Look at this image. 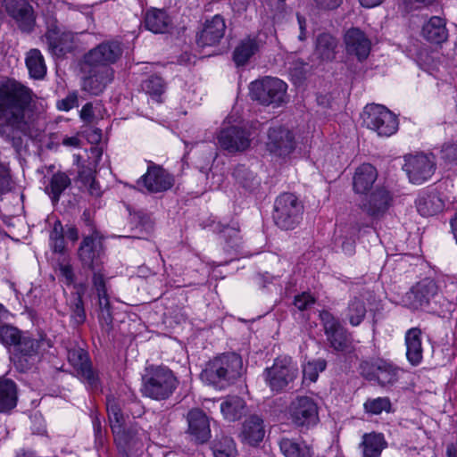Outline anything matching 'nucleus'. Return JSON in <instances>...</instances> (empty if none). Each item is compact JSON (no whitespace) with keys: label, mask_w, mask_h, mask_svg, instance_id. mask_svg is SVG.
Segmentation results:
<instances>
[{"label":"nucleus","mask_w":457,"mask_h":457,"mask_svg":"<svg viewBox=\"0 0 457 457\" xmlns=\"http://www.w3.org/2000/svg\"><path fill=\"white\" fill-rule=\"evenodd\" d=\"M422 36L433 44H442L448 38L445 21L438 16H433L423 25Z\"/></svg>","instance_id":"obj_38"},{"label":"nucleus","mask_w":457,"mask_h":457,"mask_svg":"<svg viewBox=\"0 0 457 457\" xmlns=\"http://www.w3.org/2000/svg\"><path fill=\"white\" fill-rule=\"evenodd\" d=\"M143 24L153 33L164 34L172 28V19L165 9L151 7L144 14Z\"/></svg>","instance_id":"obj_30"},{"label":"nucleus","mask_w":457,"mask_h":457,"mask_svg":"<svg viewBox=\"0 0 457 457\" xmlns=\"http://www.w3.org/2000/svg\"><path fill=\"white\" fill-rule=\"evenodd\" d=\"M78 258L83 269L92 272V282L106 279L104 262L106 260L105 247L98 237L96 229L83 237L78 248Z\"/></svg>","instance_id":"obj_4"},{"label":"nucleus","mask_w":457,"mask_h":457,"mask_svg":"<svg viewBox=\"0 0 457 457\" xmlns=\"http://www.w3.org/2000/svg\"><path fill=\"white\" fill-rule=\"evenodd\" d=\"M363 411L370 416L380 415L383 411L386 413L394 411L392 402L388 396L367 398L363 403Z\"/></svg>","instance_id":"obj_46"},{"label":"nucleus","mask_w":457,"mask_h":457,"mask_svg":"<svg viewBox=\"0 0 457 457\" xmlns=\"http://www.w3.org/2000/svg\"><path fill=\"white\" fill-rule=\"evenodd\" d=\"M294 133L284 126L271 127L268 130L266 149L278 157H286L295 149Z\"/></svg>","instance_id":"obj_21"},{"label":"nucleus","mask_w":457,"mask_h":457,"mask_svg":"<svg viewBox=\"0 0 457 457\" xmlns=\"http://www.w3.org/2000/svg\"><path fill=\"white\" fill-rule=\"evenodd\" d=\"M287 85L278 78L264 77L249 86L250 96L262 105L280 106L287 102Z\"/></svg>","instance_id":"obj_9"},{"label":"nucleus","mask_w":457,"mask_h":457,"mask_svg":"<svg viewBox=\"0 0 457 457\" xmlns=\"http://www.w3.org/2000/svg\"><path fill=\"white\" fill-rule=\"evenodd\" d=\"M80 118L86 123L93 122L95 119L92 103H87L80 111Z\"/></svg>","instance_id":"obj_62"},{"label":"nucleus","mask_w":457,"mask_h":457,"mask_svg":"<svg viewBox=\"0 0 457 457\" xmlns=\"http://www.w3.org/2000/svg\"><path fill=\"white\" fill-rule=\"evenodd\" d=\"M245 402L237 395H228L220 403V411L224 418L229 421H236L244 414Z\"/></svg>","instance_id":"obj_42"},{"label":"nucleus","mask_w":457,"mask_h":457,"mask_svg":"<svg viewBox=\"0 0 457 457\" xmlns=\"http://www.w3.org/2000/svg\"><path fill=\"white\" fill-rule=\"evenodd\" d=\"M112 79L113 70L111 67H90L88 76L83 80L82 89L92 96H99Z\"/></svg>","instance_id":"obj_25"},{"label":"nucleus","mask_w":457,"mask_h":457,"mask_svg":"<svg viewBox=\"0 0 457 457\" xmlns=\"http://www.w3.org/2000/svg\"><path fill=\"white\" fill-rule=\"evenodd\" d=\"M403 170L412 184L420 185L429 179L436 170L434 156L424 154L406 156Z\"/></svg>","instance_id":"obj_18"},{"label":"nucleus","mask_w":457,"mask_h":457,"mask_svg":"<svg viewBox=\"0 0 457 457\" xmlns=\"http://www.w3.org/2000/svg\"><path fill=\"white\" fill-rule=\"evenodd\" d=\"M392 202V196L388 190L378 187L361 203V209L369 216L378 218L386 213Z\"/></svg>","instance_id":"obj_26"},{"label":"nucleus","mask_w":457,"mask_h":457,"mask_svg":"<svg viewBox=\"0 0 457 457\" xmlns=\"http://www.w3.org/2000/svg\"><path fill=\"white\" fill-rule=\"evenodd\" d=\"M232 176L236 183L248 193H256L261 187V179L245 164H237Z\"/></svg>","instance_id":"obj_40"},{"label":"nucleus","mask_w":457,"mask_h":457,"mask_svg":"<svg viewBox=\"0 0 457 457\" xmlns=\"http://www.w3.org/2000/svg\"><path fill=\"white\" fill-rule=\"evenodd\" d=\"M227 29L226 21L221 14L205 19L196 32L195 43L198 47H212L220 45Z\"/></svg>","instance_id":"obj_19"},{"label":"nucleus","mask_w":457,"mask_h":457,"mask_svg":"<svg viewBox=\"0 0 457 457\" xmlns=\"http://www.w3.org/2000/svg\"><path fill=\"white\" fill-rule=\"evenodd\" d=\"M211 449L214 457H236V445L234 440L227 436L216 437Z\"/></svg>","instance_id":"obj_49"},{"label":"nucleus","mask_w":457,"mask_h":457,"mask_svg":"<svg viewBox=\"0 0 457 457\" xmlns=\"http://www.w3.org/2000/svg\"><path fill=\"white\" fill-rule=\"evenodd\" d=\"M49 245L53 253H64L66 250L64 227L60 220H56L49 234Z\"/></svg>","instance_id":"obj_48"},{"label":"nucleus","mask_w":457,"mask_h":457,"mask_svg":"<svg viewBox=\"0 0 457 457\" xmlns=\"http://www.w3.org/2000/svg\"><path fill=\"white\" fill-rule=\"evenodd\" d=\"M315 303V299L308 293L297 295L294 299V305L300 311H305Z\"/></svg>","instance_id":"obj_57"},{"label":"nucleus","mask_w":457,"mask_h":457,"mask_svg":"<svg viewBox=\"0 0 457 457\" xmlns=\"http://www.w3.org/2000/svg\"><path fill=\"white\" fill-rule=\"evenodd\" d=\"M341 248L346 255H353L355 252V241L353 238L342 237Z\"/></svg>","instance_id":"obj_64"},{"label":"nucleus","mask_w":457,"mask_h":457,"mask_svg":"<svg viewBox=\"0 0 457 457\" xmlns=\"http://www.w3.org/2000/svg\"><path fill=\"white\" fill-rule=\"evenodd\" d=\"M173 371L165 366L146 367L142 376V395L155 401L169 399L179 386Z\"/></svg>","instance_id":"obj_3"},{"label":"nucleus","mask_w":457,"mask_h":457,"mask_svg":"<svg viewBox=\"0 0 457 457\" xmlns=\"http://www.w3.org/2000/svg\"><path fill=\"white\" fill-rule=\"evenodd\" d=\"M316 5L324 10H336L343 3V0H314Z\"/></svg>","instance_id":"obj_63"},{"label":"nucleus","mask_w":457,"mask_h":457,"mask_svg":"<svg viewBox=\"0 0 457 457\" xmlns=\"http://www.w3.org/2000/svg\"><path fill=\"white\" fill-rule=\"evenodd\" d=\"M289 417L297 428H310L319 422L316 402L309 396H297L288 408Z\"/></svg>","instance_id":"obj_16"},{"label":"nucleus","mask_w":457,"mask_h":457,"mask_svg":"<svg viewBox=\"0 0 457 457\" xmlns=\"http://www.w3.org/2000/svg\"><path fill=\"white\" fill-rule=\"evenodd\" d=\"M262 46L256 36H247L242 38L232 53V60L237 67H245L250 60L259 53Z\"/></svg>","instance_id":"obj_29"},{"label":"nucleus","mask_w":457,"mask_h":457,"mask_svg":"<svg viewBox=\"0 0 457 457\" xmlns=\"http://www.w3.org/2000/svg\"><path fill=\"white\" fill-rule=\"evenodd\" d=\"M244 373L242 357L234 352L223 353L210 360L202 370L203 382L219 390L234 385Z\"/></svg>","instance_id":"obj_2"},{"label":"nucleus","mask_w":457,"mask_h":457,"mask_svg":"<svg viewBox=\"0 0 457 457\" xmlns=\"http://www.w3.org/2000/svg\"><path fill=\"white\" fill-rule=\"evenodd\" d=\"M78 289L72 292L67 300V306L70 313V324L73 328H79L87 321V312L83 295L86 288L85 284L75 285Z\"/></svg>","instance_id":"obj_28"},{"label":"nucleus","mask_w":457,"mask_h":457,"mask_svg":"<svg viewBox=\"0 0 457 457\" xmlns=\"http://www.w3.org/2000/svg\"><path fill=\"white\" fill-rule=\"evenodd\" d=\"M25 63L32 79H42L46 75V65L40 50L30 49L27 53Z\"/></svg>","instance_id":"obj_44"},{"label":"nucleus","mask_w":457,"mask_h":457,"mask_svg":"<svg viewBox=\"0 0 457 457\" xmlns=\"http://www.w3.org/2000/svg\"><path fill=\"white\" fill-rule=\"evenodd\" d=\"M187 429L186 433L190 440L203 445L211 438L210 419L199 408L190 410L187 414Z\"/></svg>","instance_id":"obj_23"},{"label":"nucleus","mask_w":457,"mask_h":457,"mask_svg":"<svg viewBox=\"0 0 457 457\" xmlns=\"http://www.w3.org/2000/svg\"><path fill=\"white\" fill-rule=\"evenodd\" d=\"M263 420L256 415H250L243 423L240 437L251 446H258L263 440L265 429Z\"/></svg>","instance_id":"obj_31"},{"label":"nucleus","mask_w":457,"mask_h":457,"mask_svg":"<svg viewBox=\"0 0 457 457\" xmlns=\"http://www.w3.org/2000/svg\"><path fill=\"white\" fill-rule=\"evenodd\" d=\"M387 447V442L382 433H365L361 437L360 448L362 457H380L382 451Z\"/></svg>","instance_id":"obj_39"},{"label":"nucleus","mask_w":457,"mask_h":457,"mask_svg":"<svg viewBox=\"0 0 457 457\" xmlns=\"http://www.w3.org/2000/svg\"><path fill=\"white\" fill-rule=\"evenodd\" d=\"M415 203L419 213L424 217L433 216L444 207L442 200L435 193L422 194L419 195Z\"/></svg>","instance_id":"obj_43"},{"label":"nucleus","mask_w":457,"mask_h":457,"mask_svg":"<svg viewBox=\"0 0 457 457\" xmlns=\"http://www.w3.org/2000/svg\"><path fill=\"white\" fill-rule=\"evenodd\" d=\"M279 450L284 457H312L313 450L305 441L281 436L278 440Z\"/></svg>","instance_id":"obj_32"},{"label":"nucleus","mask_w":457,"mask_h":457,"mask_svg":"<svg viewBox=\"0 0 457 457\" xmlns=\"http://www.w3.org/2000/svg\"><path fill=\"white\" fill-rule=\"evenodd\" d=\"M442 298L437 283L425 278L412 286L403 296L404 306L412 311H428L435 312Z\"/></svg>","instance_id":"obj_6"},{"label":"nucleus","mask_w":457,"mask_h":457,"mask_svg":"<svg viewBox=\"0 0 457 457\" xmlns=\"http://www.w3.org/2000/svg\"><path fill=\"white\" fill-rule=\"evenodd\" d=\"M94 434L96 437V442L102 445L104 438V429L102 427L100 418L95 414L92 418Z\"/></svg>","instance_id":"obj_60"},{"label":"nucleus","mask_w":457,"mask_h":457,"mask_svg":"<svg viewBox=\"0 0 457 457\" xmlns=\"http://www.w3.org/2000/svg\"><path fill=\"white\" fill-rule=\"evenodd\" d=\"M96 178V170L89 165H82L78 171V179L84 185L87 186L89 181Z\"/></svg>","instance_id":"obj_59"},{"label":"nucleus","mask_w":457,"mask_h":457,"mask_svg":"<svg viewBox=\"0 0 457 457\" xmlns=\"http://www.w3.org/2000/svg\"><path fill=\"white\" fill-rule=\"evenodd\" d=\"M78 96L75 92L69 93L66 97L57 102V108L68 112L77 106Z\"/></svg>","instance_id":"obj_58"},{"label":"nucleus","mask_w":457,"mask_h":457,"mask_svg":"<svg viewBox=\"0 0 457 457\" xmlns=\"http://www.w3.org/2000/svg\"><path fill=\"white\" fill-rule=\"evenodd\" d=\"M71 187V179L69 175L64 171L58 170L50 177L45 192L50 197L53 205H56L64 191Z\"/></svg>","instance_id":"obj_37"},{"label":"nucleus","mask_w":457,"mask_h":457,"mask_svg":"<svg viewBox=\"0 0 457 457\" xmlns=\"http://www.w3.org/2000/svg\"><path fill=\"white\" fill-rule=\"evenodd\" d=\"M364 125L381 137H389L398 129L396 116L381 104H368L362 113Z\"/></svg>","instance_id":"obj_13"},{"label":"nucleus","mask_w":457,"mask_h":457,"mask_svg":"<svg viewBox=\"0 0 457 457\" xmlns=\"http://www.w3.org/2000/svg\"><path fill=\"white\" fill-rule=\"evenodd\" d=\"M303 204L292 193L280 194L274 202L272 219L283 230H293L302 221Z\"/></svg>","instance_id":"obj_8"},{"label":"nucleus","mask_w":457,"mask_h":457,"mask_svg":"<svg viewBox=\"0 0 457 457\" xmlns=\"http://www.w3.org/2000/svg\"><path fill=\"white\" fill-rule=\"evenodd\" d=\"M441 159L450 165H457V142L445 143L441 149Z\"/></svg>","instance_id":"obj_56"},{"label":"nucleus","mask_w":457,"mask_h":457,"mask_svg":"<svg viewBox=\"0 0 457 457\" xmlns=\"http://www.w3.org/2000/svg\"><path fill=\"white\" fill-rule=\"evenodd\" d=\"M337 39L328 32L320 33L314 43V54L321 62H332L336 58Z\"/></svg>","instance_id":"obj_34"},{"label":"nucleus","mask_w":457,"mask_h":457,"mask_svg":"<svg viewBox=\"0 0 457 457\" xmlns=\"http://www.w3.org/2000/svg\"><path fill=\"white\" fill-rule=\"evenodd\" d=\"M4 5L7 13L16 21L22 32L29 33L33 30L35 26L34 11L28 0L18 2L4 0Z\"/></svg>","instance_id":"obj_24"},{"label":"nucleus","mask_w":457,"mask_h":457,"mask_svg":"<svg viewBox=\"0 0 457 457\" xmlns=\"http://www.w3.org/2000/svg\"><path fill=\"white\" fill-rule=\"evenodd\" d=\"M263 376L270 390L280 393L291 387L298 376V368L290 356H278L271 367L264 370Z\"/></svg>","instance_id":"obj_10"},{"label":"nucleus","mask_w":457,"mask_h":457,"mask_svg":"<svg viewBox=\"0 0 457 457\" xmlns=\"http://www.w3.org/2000/svg\"><path fill=\"white\" fill-rule=\"evenodd\" d=\"M46 30L44 35L49 53L56 58H64L75 47L74 35L59 25L58 21L53 17L46 18Z\"/></svg>","instance_id":"obj_12"},{"label":"nucleus","mask_w":457,"mask_h":457,"mask_svg":"<svg viewBox=\"0 0 457 457\" xmlns=\"http://www.w3.org/2000/svg\"><path fill=\"white\" fill-rule=\"evenodd\" d=\"M220 148L228 154L245 151L251 144V132L240 126H229L222 129L217 137Z\"/></svg>","instance_id":"obj_20"},{"label":"nucleus","mask_w":457,"mask_h":457,"mask_svg":"<svg viewBox=\"0 0 457 457\" xmlns=\"http://www.w3.org/2000/svg\"><path fill=\"white\" fill-rule=\"evenodd\" d=\"M327 361L325 359H317L312 361H309L303 370L304 375L309 374L311 380L315 381L318 378L319 372H322L326 370Z\"/></svg>","instance_id":"obj_54"},{"label":"nucleus","mask_w":457,"mask_h":457,"mask_svg":"<svg viewBox=\"0 0 457 457\" xmlns=\"http://www.w3.org/2000/svg\"><path fill=\"white\" fill-rule=\"evenodd\" d=\"M22 333L18 328L4 323V320L0 323V343L6 347H14Z\"/></svg>","instance_id":"obj_50"},{"label":"nucleus","mask_w":457,"mask_h":457,"mask_svg":"<svg viewBox=\"0 0 457 457\" xmlns=\"http://www.w3.org/2000/svg\"><path fill=\"white\" fill-rule=\"evenodd\" d=\"M174 183V177L156 164L149 165L146 173L137 181L138 186H143L149 193L165 192L170 189Z\"/></svg>","instance_id":"obj_22"},{"label":"nucleus","mask_w":457,"mask_h":457,"mask_svg":"<svg viewBox=\"0 0 457 457\" xmlns=\"http://www.w3.org/2000/svg\"><path fill=\"white\" fill-rule=\"evenodd\" d=\"M214 230L224 240V250L228 253H237L242 248V237L239 229L230 226L217 224Z\"/></svg>","instance_id":"obj_41"},{"label":"nucleus","mask_w":457,"mask_h":457,"mask_svg":"<svg viewBox=\"0 0 457 457\" xmlns=\"http://www.w3.org/2000/svg\"><path fill=\"white\" fill-rule=\"evenodd\" d=\"M43 345V337L36 338L23 332L11 355V361L15 368L21 372L30 370L34 366Z\"/></svg>","instance_id":"obj_14"},{"label":"nucleus","mask_w":457,"mask_h":457,"mask_svg":"<svg viewBox=\"0 0 457 457\" xmlns=\"http://www.w3.org/2000/svg\"><path fill=\"white\" fill-rule=\"evenodd\" d=\"M327 341L334 351L350 353L353 350L352 334L345 328L329 311L322 310L319 314Z\"/></svg>","instance_id":"obj_11"},{"label":"nucleus","mask_w":457,"mask_h":457,"mask_svg":"<svg viewBox=\"0 0 457 457\" xmlns=\"http://www.w3.org/2000/svg\"><path fill=\"white\" fill-rule=\"evenodd\" d=\"M378 178L376 168L370 163H363L356 169L353 179V190L358 194H365Z\"/></svg>","instance_id":"obj_36"},{"label":"nucleus","mask_w":457,"mask_h":457,"mask_svg":"<svg viewBox=\"0 0 457 457\" xmlns=\"http://www.w3.org/2000/svg\"><path fill=\"white\" fill-rule=\"evenodd\" d=\"M59 270L62 276L65 278L66 285L71 286L75 282V274L71 264H60Z\"/></svg>","instance_id":"obj_61"},{"label":"nucleus","mask_w":457,"mask_h":457,"mask_svg":"<svg viewBox=\"0 0 457 457\" xmlns=\"http://www.w3.org/2000/svg\"><path fill=\"white\" fill-rule=\"evenodd\" d=\"M400 370L394 362L380 357H370L359 364L361 376L383 388L392 387L398 382Z\"/></svg>","instance_id":"obj_7"},{"label":"nucleus","mask_w":457,"mask_h":457,"mask_svg":"<svg viewBox=\"0 0 457 457\" xmlns=\"http://www.w3.org/2000/svg\"><path fill=\"white\" fill-rule=\"evenodd\" d=\"M347 54L355 55L359 61L365 60L370 52V41L358 28L349 29L345 35Z\"/></svg>","instance_id":"obj_27"},{"label":"nucleus","mask_w":457,"mask_h":457,"mask_svg":"<svg viewBox=\"0 0 457 457\" xmlns=\"http://www.w3.org/2000/svg\"><path fill=\"white\" fill-rule=\"evenodd\" d=\"M106 410L117 447L123 453L132 450L138 442L137 429L133 426H124L125 418L119 399L107 395Z\"/></svg>","instance_id":"obj_5"},{"label":"nucleus","mask_w":457,"mask_h":457,"mask_svg":"<svg viewBox=\"0 0 457 457\" xmlns=\"http://www.w3.org/2000/svg\"><path fill=\"white\" fill-rule=\"evenodd\" d=\"M367 313L366 305L363 300L354 296L350 299L345 309V317L353 327L359 326L364 320Z\"/></svg>","instance_id":"obj_45"},{"label":"nucleus","mask_w":457,"mask_h":457,"mask_svg":"<svg viewBox=\"0 0 457 457\" xmlns=\"http://www.w3.org/2000/svg\"><path fill=\"white\" fill-rule=\"evenodd\" d=\"M129 221L135 228H141L144 229L146 235H149L154 228L151 218L143 211L131 212L129 210Z\"/></svg>","instance_id":"obj_52"},{"label":"nucleus","mask_w":457,"mask_h":457,"mask_svg":"<svg viewBox=\"0 0 457 457\" xmlns=\"http://www.w3.org/2000/svg\"><path fill=\"white\" fill-rule=\"evenodd\" d=\"M119 401L125 419L129 415L136 419L140 418L145 414V411L144 405L134 395H130L126 400Z\"/></svg>","instance_id":"obj_51"},{"label":"nucleus","mask_w":457,"mask_h":457,"mask_svg":"<svg viewBox=\"0 0 457 457\" xmlns=\"http://www.w3.org/2000/svg\"><path fill=\"white\" fill-rule=\"evenodd\" d=\"M421 335L420 328H411L405 333L406 357L412 366H418L423 359Z\"/></svg>","instance_id":"obj_33"},{"label":"nucleus","mask_w":457,"mask_h":457,"mask_svg":"<svg viewBox=\"0 0 457 457\" xmlns=\"http://www.w3.org/2000/svg\"><path fill=\"white\" fill-rule=\"evenodd\" d=\"M18 387L7 378H0V412L9 414L17 406Z\"/></svg>","instance_id":"obj_35"},{"label":"nucleus","mask_w":457,"mask_h":457,"mask_svg":"<svg viewBox=\"0 0 457 457\" xmlns=\"http://www.w3.org/2000/svg\"><path fill=\"white\" fill-rule=\"evenodd\" d=\"M68 361L77 372L78 378L91 391H97L101 382L97 371L93 368L87 351L80 347H74L68 351Z\"/></svg>","instance_id":"obj_15"},{"label":"nucleus","mask_w":457,"mask_h":457,"mask_svg":"<svg viewBox=\"0 0 457 457\" xmlns=\"http://www.w3.org/2000/svg\"><path fill=\"white\" fill-rule=\"evenodd\" d=\"M106 282L107 278L92 282L93 287L97 295L99 310L112 309L107 294Z\"/></svg>","instance_id":"obj_53"},{"label":"nucleus","mask_w":457,"mask_h":457,"mask_svg":"<svg viewBox=\"0 0 457 457\" xmlns=\"http://www.w3.org/2000/svg\"><path fill=\"white\" fill-rule=\"evenodd\" d=\"M123 49L118 41H104L89 50L83 56V62L88 67H110L121 56Z\"/></svg>","instance_id":"obj_17"},{"label":"nucleus","mask_w":457,"mask_h":457,"mask_svg":"<svg viewBox=\"0 0 457 457\" xmlns=\"http://www.w3.org/2000/svg\"><path fill=\"white\" fill-rule=\"evenodd\" d=\"M308 63L301 59L295 60L292 62L289 69L290 75L295 83H301L306 78Z\"/></svg>","instance_id":"obj_55"},{"label":"nucleus","mask_w":457,"mask_h":457,"mask_svg":"<svg viewBox=\"0 0 457 457\" xmlns=\"http://www.w3.org/2000/svg\"><path fill=\"white\" fill-rule=\"evenodd\" d=\"M37 95L21 82L6 78L0 82V138L20 154L23 137L30 130Z\"/></svg>","instance_id":"obj_1"},{"label":"nucleus","mask_w":457,"mask_h":457,"mask_svg":"<svg viewBox=\"0 0 457 457\" xmlns=\"http://www.w3.org/2000/svg\"><path fill=\"white\" fill-rule=\"evenodd\" d=\"M142 90L157 103H162V96L165 92L166 84L162 77L151 75L141 84Z\"/></svg>","instance_id":"obj_47"}]
</instances>
